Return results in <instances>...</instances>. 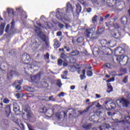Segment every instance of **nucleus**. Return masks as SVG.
<instances>
[{"label": "nucleus", "instance_id": "6ab92c4d", "mask_svg": "<svg viewBox=\"0 0 130 130\" xmlns=\"http://www.w3.org/2000/svg\"><path fill=\"white\" fill-rule=\"evenodd\" d=\"M82 127L83 128H84V129H86V130L90 129V128L92 127V123H89L87 125L84 124L82 125Z\"/></svg>", "mask_w": 130, "mask_h": 130}, {"label": "nucleus", "instance_id": "b1692460", "mask_svg": "<svg viewBox=\"0 0 130 130\" xmlns=\"http://www.w3.org/2000/svg\"><path fill=\"white\" fill-rule=\"evenodd\" d=\"M85 32L86 33V36L89 38L90 37V34L92 33V29L90 28H87L85 30Z\"/></svg>", "mask_w": 130, "mask_h": 130}, {"label": "nucleus", "instance_id": "f03ea898", "mask_svg": "<svg viewBox=\"0 0 130 130\" xmlns=\"http://www.w3.org/2000/svg\"><path fill=\"white\" fill-rule=\"evenodd\" d=\"M121 2L118 0H107V5L108 7L112 8V7H118L120 6Z\"/></svg>", "mask_w": 130, "mask_h": 130}, {"label": "nucleus", "instance_id": "bf43d9fd", "mask_svg": "<svg viewBox=\"0 0 130 130\" xmlns=\"http://www.w3.org/2000/svg\"><path fill=\"white\" fill-rule=\"evenodd\" d=\"M68 73H69V71H68V70H66L63 72V74H64V75L65 76H68Z\"/></svg>", "mask_w": 130, "mask_h": 130}, {"label": "nucleus", "instance_id": "423d86ee", "mask_svg": "<svg viewBox=\"0 0 130 130\" xmlns=\"http://www.w3.org/2000/svg\"><path fill=\"white\" fill-rule=\"evenodd\" d=\"M119 101L120 103H121L122 106L124 107H128V105H129V102L127 99L121 98Z\"/></svg>", "mask_w": 130, "mask_h": 130}, {"label": "nucleus", "instance_id": "c9c22d12", "mask_svg": "<svg viewBox=\"0 0 130 130\" xmlns=\"http://www.w3.org/2000/svg\"><path fill=\"white\" fill-rule=\"evenodd\" d=\"M110 105L112 109H115V108H116V105H115V103H111L110 104Z\"/></svg>", "mask_w": 130, "mask_h": 130}, {"label": "nucleus", "instance_id": "1a4fd4ad", "mask_svg": "<svg viewBox=\"0 0 130 130\" xmlns=\"http://www.w3.org/2000/svg\"><path fill=\"white\" fill-rule=\"evenodd\" d=\"M63 16H64V14L60 11H57L56 14V17L58 20H62L63 18Z\"/></svg>", "mask_w": 130, "mask_h": 130}, {"label": "nucleus", "instance_id": "4be33fe9", "mask_svg": "<svg viewBox=\"0 0 130 130\" xmlns=\"http://www.w3.org/2000/svg\"><path fill=\"white\" fill-rule=\"evenodd\" d=\"M54 48H59L60 47V43H59V42L58 40H56L54 44Z\"/></svg>", "mask_w": 130, "mask_h": 130}, {"label": "nucleus", "instance_id": "39448f33", "mask_svg": "<svg viewBox=\"0 0 130 130\" xmlns=\"http://www.w3.org/2000/svg\"><path fill=\"white\" fill-rule=\"evenodd\" d=\"M40 79H41V72H40L31 77L32 82H38V81L40 80Z\"/></svg>", "mask_w": 130, "mask_h": 130}, {"label": "nucleus", "instance_id": "de8ad7c7", "mask_svg": "<svg viewBox=\"0 0 130 130\" xmlns=\"http://www.w3.org/2000/svg\"><path fill=\"white\" fill-rule=\"evenodd\" d=\"M64 96V92H61L58 94V97H63Z\"/></svg>", "mask_w": 130, "mask_h": 130}, {"label": "nucleus", "instance_id": "412c9836", "mask_svg": "<svg viewBox=\"0 0 130 130\" xmlns=\"http://www.w3.org/2000/svg\"><path fill=\"white\" fill-rule=\"evenodd\" d=\"M70 54H71V55H72V56H76L80 54V52L77 50H74L70 53Z\"/></svg>", "mask_w": 130, "mask_h": 130}, {"label": "nucleus", "instance_id": "6e6552de", "mask_svg": "<svg viewBox=\"0 0 130 130\" xmlns=\"http://www.w3.org/2000/svg\"><path fill=\"white\" fill-rule=\"evenodd\" d=\"M73 56H74L71 55L68 56L67 58L66 61H67V62H69V63H75L76 62V59H75Z\"/></svg>", "mask_w": 130, "mask_h": 130}, {"label": "nucleus", "instance_id": "9d476101", "mask_svg": "<svg viewBox=\"0 0 130 130\" xmlns=\"http://www.w3.org/2000/svg\"><path fill=\"white\" fill-rule=\"evenodd\" d=\"M5 112L7 117H9V116H10V114H11V104L6 105L5 108Z\"/></svg>", "mask_w": 130, "mask_h": 130}, {"label": "nucleus", "instance_id": "0e129e2a", "mask_svg": "<svg viewBox=\"0 0 130 130\" xmlns=\"http://www.w3.org/2000/svg\"><path fill=\"white\" fill-rule=\"evenodd\" d=\"M61 34H62L61 31H58L57 32V36H61Z\"/></svg>", "mask_w": 130, "mask_h": 130}, {"label": "nucleus", "instance_id": "2f4dec72", "mask_svg": "<svg viewBox=\"0 0 130 130\" xmlns=\"http://www.w3.org/2000/svg\"><path fill=\"white\" fill-rule=\"evenodd\" d=\"M69 56H67L66 55L64 54V53H62L60 55L61 58L64 59L66 61H67V58H68Z\"/></svg>", "mask_w": 130, "mask_h": 130}, {"label": "nucleus", "instance_id": "680f3d73", "mask_svg": "<svg viewBox=\"0 0 130 130\" xmlns=\"http://www.w3.org/2000/svg\"><path fill=\"white\" fill-rule=\"evenodd\" d=\"M26 69H27V70H30V69H32V67L31 66V64H28V66L26 68H24V70H26Z\"/></svg>", "mask_w": 130, "mask_h": 130}, {"label": "nucleus", "instance_id": "0eeeda50", "mask_svg": "<svg viewBox=\"0 0 130 130\" xmlns=\"http://www.w3.org/2000/svg\"><path fill=\"white\" fill-rule=\"evenodd\" d=\"M38 35L40 38L44 42H46L47 40V38H46V35L44 34V33L42 32V31H40Z\"/></svg>", "mask_w": 130, "mask_h": 130}, {"label": "nucleus", "instance_id": "a18cd8bd", "mask_svg": "<svg viewBox=\"0 0 130 130\" xmlns=\"http://www.w3.org/2000/svg\"><path fill=\"white\" fill-rule=\"evenodd\" d=\"M42 112H47V109H46V107H44L43 108H41Z\"/></svg>", "mask_w": 130, "mask_h": 130}, {"label": "nucleus", "instance_id": "c756f323", "mask_svg": "<svg viewBox=\"0 0 130 130\" xmlns=\"http://www.w3.org/2000/svg\"><path fill=\"white\" fill-rule=\"evenodd\" d=\"M15 88V90H16V92H19L21 91V90L22 89V87H21V85H17L16 86H14Z\"/></svg>", "mask_w": 130, "mask_h": 130}, {"label": "nucleus", "instance_id": "cd10ccee", "mask_svg": "<svg viewBox=\"0 0 130 130\" xmlns=\"http://www.w3.org/2000/svg\"><path fill=\"white\" fill-rule=\"evenodd\" d=\"M98 16L97 15H94L92 18V23L93 24H96L97 23V19Z\"/></svg>", "mask_w": 130, "mask_h": 130}, {"label": "nucleus", "instance_id": "a19ab883", "mask_svg": "<svg viewBox=\"0 0 130 130\" xmlns=\"http://www.w3.org/2000/svg\"><path fill=\"white\" fill-rule=\"evenodd\" d=\"M62 62H63V61H62L61 59L58 60V66L61 67V66H62Z\"/></svg>", "mask_w": 130, "mask_h": 130}, {"label": "nucleus", "instance_id": "c03bdc74", "mask_svg": "<svg viewBox=\"0 0 130 130\" xmlns=\"http://www.w3.org/2000/svg\"><path fill=\"white\" fill-rule=\"evenodd\" d=\"M58 26L59 28H60V29H62V28H63V27H64V25H63V24L60 23H58Z\"/></svg>", "mask_w": 130, "mask_h": 130}, {"label": "nucleus", "instance_id": "393cba45", "mask_svg": "<svg viewBox=\"0 0 130 130\" xmlns=\"http://www.w3.org/2000/svg\"><path fill=\"white\" fill-rule=\"evenodd\" d=\"M90 2L93 6H99L100 5L98 0H90Z\"/></svg>", "mask_w": 130, "mask_h": 130}, {"label": "nucleus", "instance_id": "c85d7f7f", "mask_svg": "<svg viewBox=\"0 0 130 130\" xmlns=\"http://www.w3.org/2000/svg\"><path fill=\"white\" fill-rule=\"evenodd\" d=\"M84 41V38L83 37H79L77 39V43H82Z\"/></svg>", "mask_w": 130, "mask_h": 130}, {"label": "nucleus", "instance_id": "7ed1b4c3", "mask_svg": "<svg viewBox=\"0 0 130 130\" xmlns=\"http://www.w3.org/2000/svg\"><path fill=\"white\" fill-rule=\"evenodd\" d=\"M112 41L107 42V40L105 39H102L101 40V44L102 45L103 47H107V50L108 51L109 50L111 51V49L109 48V47H113V46H111Z\"/></svg>", "mask_w": 130, "mask_h": 130}, {"label": "nucleus", "instance_id": "8fccbe9b", "mask_svg": "<svg viewBox=\"0 0 130 130\" xmlns=\"http://www.w3.org/2000/svg\"><path fill=\"white\" fill-rule=\"evenodd\" d=\"M113 37L115 38V39H118V37H117V34L114 32V34L112 35Z\"/></svg>", "mask_w": 130, "mask_h": 130}, {"label": "nucleus", "instance_id": "09e8293b", "mask_svg": "<svg viewBox=\"0 0 130 130\" xmlns=\"http://www.w3.org/2000/svg\"><path fill=\"white\" fill-rule=\"evenodd\" d=\"M101 113H102V111H97L96 112H95V114L98 115V116H99L101 114Z\"/></svg>", "mask_w": 130, "mask_h": 130}, {"label": "nucleus", "instance_id": "f704fd0d", "mask_svg": "<svg viewBox=\"0 0 130 130\" xmlns=\"http://www.w3.org/2000/svg\"><path fill=\"white\" fill-rule=\"evenodd\" d=\"M99 49H98V50H95V49L93 51V54L94 56H97L99 54Z\"/></svg>", "mask_w": 130, "mask_h": 130}, {"label": "nucleus", "instance_id": "79ce46f5", "mask_svg": "<svg viewBox=\"0 0 130 130\" xmlns=\"http://www.w3.org/2000/svg\"><path fill=\"white\" fill-rule=\"evenodd\" d=\"M127 78H128V76H125L123 79V83H124V84H126V83H127Z\"/></svg>", "mask_w": 130, "mask_h": 130}, {"label": "nucleus", "instance_id": "864d4df0", "mask_svg": "<svg viewBox=\"0 0 130 130\" xmlns=\"http://www.w3.org/2000/svg\"><path fill=\"white\" fill-rule=\"evenodd\" d=\"M69 63H70V62H68V61H64L63 63V67H68Z\"/></svg>", "mask_w": 130, "mask_h": 130}, {"label": "nucleus", "instance_id": "3c124183", "mask_svg": "<svg viewBox=\"0 0 130 130\" xmlns=\"http://www.w3.org/2000/svg\"><path fill=\"white\" fill-rule=\"evenodd\" d=\"M80 77L81 80H84V79H86V75H84L82 74L80 75Z\"/></svg>", "mask_w": 130, "mask_h": 130}, {"label": "nucleus", "instance_id": "dca6fc26", "mask_svg": "<svg viewBox=\"0 0 130 130\" xmlns=\"http://www.w3.org/2000/svg\"><path fill=\"white\" fill-rule=\"evenodd\" d=\"M22 82H23V80H15V82L12 84V86L13 87H16L19 85H22Z\"/></svg>", "mask_w": 130, "mask_h": 130}, {"label": "nucleus", "instance_id": "f257e3e1", "mask_svg": "<svg viewBox=\"0 0 130 130\" xmlns=\"http://www.w3.org/2000/svg\"><path fill=\"white\" fill-rule=\"evenodd\" d=\"M125 53V50L121 47H118L115 50V54H117L113 57V61L114 63L120 66H125L128 62V56H123Z\"/></svg>", "mask_w": 130, "mask_h": 130}, {"label": "nucleus", "instance_id": "f8f14e48", "mask_svg": "<svg viewBox=\"0 0 130 130\" xmlns=\"http://www.w3.org/2000/svg\"><path fill=\"white\" fill-rule=\"evenodd\" d=\"M13 111L15 114L18 115L20 113V107L18 105H14L13 107Z\"/></svg>", "mask_w": 130, "mask_h": 130}, {"label": "nucleus", "instance_id": "37998d69", "mask_svg": "<svg viewBox=\"0 0 130 130\" xmlns=\"http://www.w3.org/2000/svg\"><path fill=\"white\" fill-rule=\"evenodd\" d=\"M92 75H93V73L91 71H89L87 73V75L88 77H92Z\"/></svg>", "mask_w": 130, "mask_h": 130}, {"label": "nucleus", "instance_id": "603ef678", "mask_svg": "<svg viewBox=\"0 0 130 130\" xmlns=\"http://www.w3.org/2000/svg\"><path fill=\"white\" fill-rule=\"evenodd\" d=\"M31 116H32V113L28 112L27 114V118H30Z\"/></svg>", "mask_w": 130, "mask_h": 130}, {"label": "nucleus", "instance_id": "4d7b16f0", "mask_svg": "<svg viewBox=\"0 0 130 130\" xmlns=\"http://www.w3.org/2000/svg\"><path fill=\"white\" fill-rule=\"evenodd\" d=\"M110 17V14H107L105 16V20H107L108 19V18H109Z\"/></svg>", "mask_w": 130, "mask_h": 130}, {"label": "nucleus", "instance_id": "052dcab7", "mask_svg": "<svg viewBox=\"0 0 130 130\" xmlns=\"http://www.w3.org/2000/svg\"><path fill=\"white\" fill-rule=\"evenodd\" d=\"M87 13H90L92 11V9L91 8H88L86 9Z\"/></svg>", "mask_w": 130, "mask_h": 130}, {"label": "nucleus", "instance_id": "5701e85b", "mask_svg": "<svg viewBox=\"0 0 130 130\" xmlns=\"http://www.w3.org/2000/svg\"><path fill=\"white\" fill-rule=\"evenodd\" d=\"M105 31V29H104V28L102 27L96 30V34L99 35H101L103 32Z\"/></svg>", "mask_w": 130, "mask_h": 130}, {"label": "nucleus", "instance_id": "7c9ffc66", "mask_svg": "<svg viewBox=\"0 0 130 130\" xmlns=\"http://www.w3.org/2000/svg\"><path fill=\"white\" fill-rule=\"evenodd\" d=\"M121 71L123 72V73H124V74H118V77H122V76H123V75H124V74H126V69H124V68H122L121 69Z\"/></svg>", "mask_w": 130, "mask_h": 130}, {"label": "nucleus", "instance_id": "13d9d810", "mask_svg": "<svg viewBox=\"0 0 130 130\" xmlns=\"http://www.w3.org/2000/svg\"><path fill=\"white\" fill-rule=\"evenodd\" d=\"M64 49H66L67 52H69V51H70L71 50V49L67 46H64Z\"/></svg>", "mask_w": 130, "mask_h": 130}, {"label": "nucleus", "instance_id": "aec40b11", "mask_svg": "<svg viewBox=\"0 0 130 130\" xmlns=\"http://www.w3.org/2000/svg\"><path fill=\"white\" fill-rule=\"evenodd\" d=\"M81 12H82V7L80 4H77L76 5V13H77V14H80Z\"/></svg>", "mask_w": 130, "mask_h": 130}, {"label": "nucleus", "instance_id": "a211bd4d", "mask_svg": "<svg viewBox=\"0 0 130 130\" xmlns=\"http://www.w3.org/2000/svg\"><path fill=\"white\" fill-rule=\"evenodd\" d=\"M107 92L108 93H110V92H112L113 91V88L112 87V86H111V83H107Z\"/></svg>", "mask_w": 130, "mask_h": 130}, {"label": "nucleus", "instance_id": "ddd939ff", "mask_svg": "<svg viewBox=\"0 0 130 130\" xmlns=\"http://www.w3.org/2000/svg\"><path fill=\"white\" fill-rule=\"evenodd\" d=\"M70 12L73 13V6L70 4V2H68L67 4L66 13H70Z\"/></svg>", "mask_w": 130, "mask_h": 130}, {"label": "nucleus", "instance_id": "69168bd1", "mask_svg": "<svg viewBox=\"0 0 130 130\" xmlns=\"http://www.w3.org/2000/svg\"><path fill=\"white\" fill-rule=\"evenodd\" d=\"M75 88H76L75 86L72 85L71 86L70 89L71 90H75Z\"/></svg>", "mask_w": 130, "mask_h": 130}, {"label": "nucleus", "instance_id": "20e7f679", "mask_svg": "<svg viewBox=\"0 0 130 130\" xmlns=\"http://www.w3.org/2000/svg\"><path fill=\"white\" fill-rule=\"evenodd\" d=\"M18 72L16 70H10L7 73V80H12L13 79L14 76H17Z\"/></svg>", "mask_w": 130, "mask_h": 130}, {"label": "nucleus", "instance_id": "2eb2a0df", "mask_svg": "<svg viewBox=\"0 0 130 130\" xmlns=\"http://www.w3.org/2000/svg\"><path fill=\"white\" fill-rule=\"evenodd\" d=\"M22 61H29L30 59V56L29 55H23L21 57Z\"/></svg>", "mask_w": 130, "mask_h": 130}, {"label": "nucleus", "instance_id": "4468645a", "mask_svg": "<svg viewBox=\"0 0 130 130\" xmlns=\"http://www.w3.org/2000/svg\"><path fill=\"white\" fill-rule=\"evenodd\" d=\"M90 39L91 41H95V40H97V39H98V34L97 32L92 33L90 37Z\"/></svg>", "mask_w": 130, "mask_h": 130}, {"label": "nucleus", "instance_id": "473e14b6", "mask_svg": "<svg viewBox=\"0 0 130 130\" xmlns=\"http://www.w3.org/2000/svg\"><path fill=\"white\" fill-rule=\"evenodd\" d=\"M11 30H14V28H15V20L13 19L11 22Z\"/></svg>", "mask_w": 130, "mask_h": 130}, {"label": "nucleus", "instance_id": "774afa93", "mask_svg": "<svg viewBox=\"0 0 130 130\" xmlns=\"http://www.w3.org/2000/svg\"><path fill=\"white\" fill-rule=\"evenodd\" d=\"M96 98L99 99L101 98V95L100 94H95Z\"/></svg>", "mask_w": 130, "mask_h": 130}, {"label": "nucleus", "instance_id": "58836bf2", "mask_svg": "<svg viewBox=\"0 0 130 130\" xmlns=\"http://www.w3.org/2000/svg\"><path fill=\"white\" fill-rule=\"evenodd\" d=\"M115 78L114 77H112L111 78L107 80V83H110V82H114Z\"/></svg>", "mask_w": 130, "mask_h": 130}, {"label": "nucleus", "instance_id": "f3484780", "mask_svg": "<svg viewBox=\"0 0 130 130\" xmlns=\"http://www.w3.org/2000/svg\"><path fill=\"white\" fill-rule=\"evenodd\" d=\"M6 27V23H2L0 25V33L1 35L4 34V30H5V27Z\"/></svg>", "mask_w": 130, "mask_h": 130}, {"label": "nucleus", "instance_id": "5fc2aeb1", "mask_svg": "<svg viewBox=\"0 0 130 130\" xmlns=\"http://www.w3.org/2000/svg\"><path fill=\"white\" fill-rule=\"evenodd\" d=\"M20 127L22 128V129H25V126L24 125V124L20 123L19 125Z\"/></svg>", "mask_w": 130, "mask_h": 130}, {"label": "nucleus", "instance_id": "72a5a7b5", "mask_svg": "<svg viewBox=\"0 0 130 130\" xmlns=\"http://www.w3.org/2000/svg\"><path fill=\"white\" fill-rule=\"evenodd\" d=\"M121 22L122 24H124L125 22H127V18H126V17H123L121 19Z\"/></svg>", "mask_w": 130, "mask_h": 130}, {"label": "nucleus", "instance_id": "e2e57ef3", "mask_svg": "<svg viewBox=\"0 0 130 130\" xmlns=\"http://www.w3.org/2000/svg\"><path fill=\"white\" fill-rule=\"evenodd\" d=\"M61 77L62 79H67V75H61Z\"/></svg>", "mask_w": 130, "mask_h": 130}, {"label": "nucleus", "instance_id": "4c0bfd02", "mask_svg": "<svg viewBox=\"0 0 130 130\" xmlns=\"http://www.w3.org/2000/svg\"><path fill=\"white\" fill-rule=\"evenodd\" d=\"M56 85L57 86H58V87L59 88H60V87H61V81L60 80V79L58 80L57 82H56Z\"/></svg>", "mask_w": 130, "mask_h": 130}, {"label": "nucleus", "instance_id": "e433bc0d", "mask_svg": "<svg viewBox=\"0 0 130 130\" xmlns=\"http://www.w3.org/2000/svg\"><path fill=\"white\" fill-rule=\"evenodd\" d=\"M3 102L5 104H9V103H10V100H9L8 98H5L3 100Z\"/></svg>", "mask_w": 130, "mask_h": 130}, {"label": "nucleus", "instance_id": "338daca9", "mask_svg": "<svg viewBox=\"0 0 130 130\" xmlns=\"http://www.w3.org/2000/svg\"><path fill=\"white\" fill-rule=\"evenodd\" d=\"M47 47H49V43L47 42V40L44 42Z\"/></svg>", "mask_w": 130, "mask_h": 130}, {"label": "nucleus", "instance_id": "49530a36", "mask_svg": "<svg viewBox=\"0 0 130 130\" xmlns=\"http://www.w3.org/2000/svg\"><path fill=\"white\" fill-rule=\"evenodd\" d=\"M9 29H10V24H8L6 26V29H5V32H6V33H8L9 32Z\"/></svg>", "mask_w": 130, "mask_h": 130}, {"label": "nucleus", "instance_id": "ea45409f", "mask_svg": "<svg viewBox=\"0 0 130 130\" xmlns=\"http://www.w3.org/2000/svg\"><path fill=\"white\" fill-rule=\"evenodd\" d=\"M44 58H45V59H49V53H46V54L44 55Z\"/></svg>", "mask_w": 130, "mask_h": 130}, {"label": "nucleus", "instance_id": "9b49d317", "mask_svg": "<svg viewBox=\"0 0 130 130\" xmlns=\"http://www.w3.org/2000/svg\"><path fill=\"white\" fill-rule=\"evenodd\" d=\"M76 71H77L78 74H81V68L77 67L75 66H72L71 72L75 73Z\"/></svg>", "mask_w": 130, "mask_h": 130}, {"label": "nucleus", "instance_id": "6e6d98bb", "mask_svg": "<svg viewBox=\"0 0 130 130\" xmlns=\"http://www.w3.org/2000/svg\"><path fill=\"white\" fill-rule=\"evenodd\" d=\"M65 28L66 29H69V28H71V25L68 23H65Z\"/></svg>", "mask_w": 130, "mask_h": 130}, {"label": "nucleus", "instance_id": "a878e982", "mask_svg": "<svg viewBox=\"0 0 130 130\" xmlns=\"http://www.w3.org/2000/svg\"><path fill=\"white\" fill-rule=\"evenodd\" d=\"M7 11L9 15H12V16H15V13L14 12L13 9L8 8Z\"/></svg>", "mask_w": 130, "mask_h": 130}, {"label": "nucleus", "instance_id": "bb28decb", "mask_svg": "<svg viewBox=\"0 0 130 130\" xmlns=\"http://www.w3.org/2000/svg\"><path fill=\"white\" fill-rule=\"evenodd\" d=\"M89 109H90V108L87 107L86 108V110H84L83 111H79V113L82 115V114H84V113H86V112H88L89 111Z\"/></svg>", "mask_w": 130, "mask_h": 130}]
</instances>
